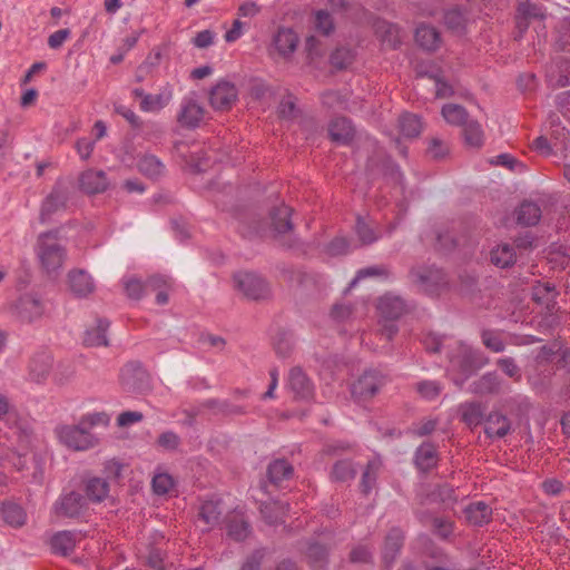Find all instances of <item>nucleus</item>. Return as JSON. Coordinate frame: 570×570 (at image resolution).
<instances>
[{"instance_id":"2","label":"nucleus","mask_w":570,"mask_h":570,"mask_svg":"<svg viewBox=\"0 0 570 570\" xmlns=\"http://www.w3.org/2000/svg\"><path fill=\"white\" fill-rule=\"evenodd\" d=\"M409 281L419 292L435 297L449 288L448 274L435 264L413 265L407 274Z\"/></svg>"},{"instance_id":"44","label":"nucleus","mask_w":570,"mask_h":570,"mask_svg":"<svg viewBox=\"0 0 570 570\" xmlns=\"http://www.w3.org/2000/svg\"><path fill=\"white\" fill-rule=\"evenodd\" d=\"M444 119L455 126H463L469 120V115L464 107L455 104L444 105L442 108Z\"/></svg>"},{"instance_id":"12","label":"nucleus","mask_w":570,"mask_h":570,"mask_svg":"<svg viewBox=\"0 0 570 570\" xmlns=\"http://www.w3.org/2000/svg\"><path fill=\"white\" fill-rule=\"evenodd\" d=\"M414 306L403 297L387 293L380 297L377 311L385 320L394 321L409 313Z\"/></svg>"},{"instance_id":"31","label":"nucleus","mask_w":570,"mask_h":570,"mask_svg":"<svg viewBox=\"0 0 570 570\" xmlns=\"http://www.w3.org/2000/svg\"><path fill=\"white\" fill-rule=\"evenodd\" d=\"M294 474L293 465L285 459H276L267 466L269 483L279 487L283 481L289 480Z\"/></svg>"},{"instance_id":"53","label":"nucleus","mask_w":570,"mask_h":570,"mask_svg":"<svg viewBox=\"0 0 570 570\" xmlns=\"http://www.w3.org/2000/svg\"><path fill=\"white\" fill-rule=\"evenodd\" d=\"M432 532L441 539H448L453 532V523L445 518H432Z\"/></svg>"},{"instance_id":"59","label":"nucleus","mask_w":570,"mask_h":570,"mask_svg":"<svg viewBox=\"0 0 570 570\" xmlns=\"http://www.w3.org/2000/svg\"><path fill=\"white\" fill-rule=\"evenodd\" d=\"M264 558L265 549H256L249 556H247L239 570H261Z\"/></svg>"},{"instance_id":"49","label":"nucleus","mask_w":570,"mask_h":570,"mask_svg":"<svg viewBox=\"0 0 570 570\" xmlns=\"http://www.w3.org/2000/svg\"><path fill=\"white\" fill-rule=\"evenodd\" d=\"M445 26L454 31H461L464 28L465 18L462 10L459 7L451 8L444 12Z\"/></svg>"},{"instance_id":"63","label":"nucleus","mask_w":570,"mask_h":570,"mask_svg":"<svg viewBox=\"0 0 570 570\" xmlns=\"http://www.w3.org/2000/svg\"><path fill=\"white\" fill-rule=\"evenodd\" d=\"M428 154L434 159H442L449 154V146L440 138H432L428 147Z\"/></svg>"},{"instance_id":"35","label":"nucleus","mask_w":570,"mask_h":570,"mask_svg":"<svg viewBox=\"0 0 570 570\" xmlns=\"http://www.w3.org/2000/svg\"><path fill=\"white\" fill-rule=\"evenodd\" d=\"M204 117V109L194 101L183 106L178 115V122L186 128H196Z\"/></svg>"},{"instance_id":"30","label":"nucleus","mask_w":570,"mask_h":570,"mask_svg":"<svg viewBox=\"0 0 570 570\" xmlns=\"http://www.w3.org/2000/svg\"><path fill=\"white\" fill-rule=\"evenodd\" d=\"M52 367V357L48 353L36 354L29 363L31 381L40 383L47 379Z\"/></svg>"},{"instance_id":"42","label":"nucleus","mask_w":570,"mask_h":570,"mask_svg":"<svg viewBox=\"0 0 570 570\" xmlns=\"http://www.w3.org/2000/svg\"><path fill=\"white\" fill-rule=\"evenodd\" d=\"M356 470L350 460H340L334 463L331 471V480L335 482H347L355 478Z\"/></svg>"},{"instance_id":"21","label":"nucleus","mask_w":570,"mask_h":570,"mask_svg":"<svg viewBox=\"0 0 570 570\" xmlns=\"http://www.w3.org/2000/svg\"><path fill=\"white\" fill-rule=\"evenodd\" d=\"M470 391L478 395L499 394L502 391V380L497 372H488L471 383Z\"/></svg>"},{"instance_id":"45","label":"nucleus","mask_w":570,"mask_h":570,"mask_svg":"<svg viewBox=\"0 0 570 570\" xmlns=\"http://www.w3.org/2000/svg\"><path fill=\"white\" fill-rule=\"evenodd\" d=\"M464 140L469 146L480 147L483 142V130L476 120H468L463 125Z\"/></svg>"},{"instance_id":"39","label":"nucleus","mask_w":570,"mask_h":570,"mask_svg":"<svg viewBox=\"0 0 570 570\" xmlns=\"http://www.w3.org/2000/svg\"><path fill=\"white\" fill-rule=\"evenodd\" d=\"M490 259L497 267L509 268L515 263V250L509 244L499 245L491 250Z\"/></svg>"},{"instance_id":"57","label":"nucleus","mask_w":570,"mask_h":570,"mask_svg":"<svg viewBox=\"0 0 570 570\" xmlns=\"http://www.w3.org/2000/svg\"><path fill=\"white\" fill-rule=\"evenodd\" d=\"M497 365L504 372L505 375L514 381L521 380V370L512 357L499 358Z\"/></svg>"},{"instance_id":"27","label":"nucleus","mask_w":570,"mask_h":570,"mask_svg":"<svg viewBox=\"0 0 570 570\" xmlns=\"http://www.w3.org/2000/svg\"><path fill=\"white\" fill-rule=\"evenodd\" d=\"M416 43L426 51H435L441 43V36L433 26L421 23L415 29Z\"/></svg>"},{"instance_id":"52","label":"nucleus","mask_w":570,"mask_h":570,"mask_svg":"<svg viewBox=\"0 0 570 570\" xmlns=\"http://www.w3.org/2000/svg\"><path fill=\"white\" fill-rule=\"evenodd\" d=\"M126 295L130 299H140L146 294L145 283L140 279L132 277L124 282Z\"/></svg>"},{"instance_id":"6","label":"nucleus","mask_w":570,"mask_h":570,"mask_svg":"<svg viewBox=\"0 0 570 570\" xmlns=\"http://www.w3.org/2000/svg\"><path fill=\"white\" fill-rule=\"evenodd\" d=\"M86 497L77 491L61 494L55 502L52 511L58 518L80 519L88 511Z\"/></svg>"},{"instance_id":"14","label":"nucleus","mask_w":570,"mask_h":570,"mask_svg":"<svg viewBox=\"0 0 570 570\" xmlns=\"http://www.w3.org/2000/svg\"><path fill=\"white\" fill-rule=\"evenodd\" d=\"M288 386L296 400L308 401L314 397V384L301 366L291 368Z\"/></svg>"},{"instance_id":"19","label":"nucleus","mask_w":570,"mask_h":570,"mask_svg":"<svg viewBox=\"0 0 570 570\" xmlns=\"http://www.w3.org/2000/svg\"><path fill=\"white\" fill-rule=\"evenodd\" d=\"M328 135L333 141L341 145H348L355 136V128L348 118L338 117L331 121Z\"/></svg>"},{"instance_id":"24","label":"nucleus","mask_w":570,"mask_h":570,"mask_svg":"<svg viewBox=\"0 0 570 570\" xmlns=\"http://www.w3.org/2000/svg\"><path fill=\"white\" fill-rule=\"evenodd\" d=\"M80 188L87 194L102 193L108 187L105 171L89 169L80 176Z\"/></svg>"},{"instance_id":"25","label":"nucleus","mask_w":570,"mask_h":570,"mask_svg":"<svg viewBox=\"0 0 570 570\" xmlns=\"http://www.w3.org/2000/svg\"><path fill=\"white\" fill-rule=\"evenodd\" d=\"M511 431L510 420L498 412L490 413L485 419L484 433L488 438L502 439L507 436Z\"/></svg>"},{"instance_id":"60","label":"nucleus","mask_w":570,"mask_h":570,"mask_svg":"<svg viewBox=\"0 0 570 570\" xmlns=\"http://www.w3.org/2000/svg\"><path fill=\"white\" fill-rule=\"evenodd\" d=\"M416 391L423 397L433 400L441 393V385L435 381H422L416 384Z\"/></svg>"},{"instance_id":"54","label":"nucleus","mask_w":570,"mask_h":570,"mask_svg":"<svg viewBox=\"0 0 570 570\" xmlns=\"http://www.w3.org/2000/svg\"><path fill=\"white\" fill-rule=\"evenodd\" d=\"M306 556L311 562L321 564L326 561L328 549L324 544L312 542L306 549Z\"/></svg>"},{"instance_id":"18","label":"nucleus","mask_w":570,"mask_h":570,"mask_svg":"<svg viewBox=\"0 0 570 570\" xmlns=\"http://www.w3.org/2000/svg\"><path fill=\"white\" fill-rule=\"evenodd\" d=\"M109 326L110 322L107 318H96L95 323L85 332L83 344L91 347L108 346L107 331Z\"/></svg>"},{"instance_id":"5","label":"nucleus","mask_w":570,"mask_h":570,"mask_svg":"<svg viewBox=\"0 0 570 570\" xmlns=\"http://www.w3.org/2000/svg\"><path fill=\"white\" fill-rule=\"evenodd\" d=\"M55 432L59 441L73 451H86L94 448L98 442V440L85 429L81 422L77 425L57 426Z\"/></svg>"},{"instance_id":"3","label":"nucleus","mask_w":570,"mask_h":570,"mask_svg":"<svg viewBox=\"0 0 570 570\" xmlns=\"http://www.w3.org/2000/svg\"><path fill=\"white\" fill-rule=\"evenodd\" d=\"M293 209L281 204L275 206L269 212L271 219V235L282 247L296 248L301 246L299 239L294 236V225L292 223Z\"/></svg>"},{"instance_id":"8","label":"nucleus","mask_w":570,"mask_h":570,"mask_svg":"<svg viewBox=\"0 0 570 570\" xmlns=\"http://www.w3.org/2000/svg\"><path fill=\"white\" fill-rule=\"evenodd\" d=\"M120 382L124 389L132 393H142L149 390V374L139 362H128L120 372Z\"/></svg>"},{"instance_id":"33","label":"nucleus","mask_w":570,"mask_h":570,"mask_svg":"<svg viewBox=\"0 0 570 570\" xmlns=\"http://www.w3.org/2000/svg\"><path fill=\"white\" fill-rule=\"evenodd\" d=\"M517 223L522 226H534L541 218L540 207L529 200H524L515 210Z\"/></svg>"},{"instance_id":"13","label":"nucleus","mask_w":570,"mask_h":570,"mask_svg":"<svg viewBox=\"0 0 570 570\" xmlns=\"http://www.w3.org/2000/svg\"><path fill=\"white\" fill-rule=\"evenodd\" d=\"M237 94L234 83L220 80L209 92L210 106L216 110H228L236 101Z\"/></svg>"},{"instance_id":"36","label":"nucleus","mask_w":570,"mask_h":570,"mask_svg":"<svg viewBox=\"0 0 570 570\" xmlns=\"http://www.w3.org/2000/svg\"><path fill=\"white\" fill-rule=\"evenodd\" d=\"M87 502L99 503L104 501L109 493V483L102 478H91L85 485Z\"/></svg>"},{"instance_id":"38","label":"nucleus","mask_w":570,"mask_h":570,"mask_svg":"<svg viewBox=\"0 0 570 570\" xmlns=\"http://www.w3.org/2000/svg\"><path fill=\"white\" fill-rule=\"evenodd\" d=\"M138 170L150 179H158L165 171L164 164L154 155H144L137 164Z\"/></svg>"},{"instance_id":"22","label":"nucleus","mask_w":570,"mask_h":570,"mask_svg":"<svg viewBox=\"0 0 570 570\" xmlns=\"http://www.w3.org/2000/svg\"><path fill=\"white\" fill-rule=\"evenodd\" d=\"M485 410L487 406L483 403L472 401L462 403L459 407V413L461 415V421L470 429H473L487 419Z\"/></svg>"},{"instance_id":"7","label":"nucleus","mask_w":570,"mask_h":570,"mask_svg":"<svg viewBox=\"0 0 570 570\" xmlns=\"http://www.w3.org/2000/svg\"><path fill=\"white\" fill-rule=\"evenodd\" d=\"M234 279L237 288L249 299L262 301L271 296L269 284L255 273L239 272Z\"/></svg>"},{"instance_id":"23","label":"nucleus","mask_w":570,"mask_h":570,"mask_svg":"<svg viewBox=\"0 0 570 570\" xmlns=\"http://www.w3.org/2000/svg\"><path fill=\"white\" fill-rule=\"evenodd\" d=\"M466 522L474 527H483L492 520V509L484 502H472L463 510Z\"/></svg>"},{"instance_id":"20","label":"nucleus","mask_w":570,"mask_h":570,"mask_svg":"<svg viewBox=\"0 0 570 570\" xmlns=\"http://www.w3.org/2000/svg\"><path fill=\"white\" fill-rule=\"evenodd\" d=\"M273 45L279 56L288 58L297 48L298 37L291 28H279L274 36Z\"/></svg>"},{"instance_id":"46","label":"nucleus","mask_w":570,"mask_h":570,"mask_svg":"<svg viewBox=\"0 0 570 570\" xmlns=\"http://www.w3.org/2000/svg\"><path fill=\"white\" fill-rule=\"evenodd\" d=\"M220 510L218 509V504L213 501H206L202 504L199 509V518L207 525L206 530L212 529L219 522Z\"/></svg>"},{"instance_id":"56","label":"nucleus","mask_w":570,"mask_h":570,"mask_svg":"<svg viewBox=\"0 0 570 570\" xmlns=\"http://www.w3.org/2000/svg\"><path fill=\"white\" fill-rule=\"evenodd\" d=\"M173 485L174 480L167 473H159L153 479V489L154 492L158 495L168 493Z\"/></svg>"},{"instance_id":"29","label":"nucleus","mask_w":570,"mask_h":570,"mask_svg":"<svg viewBox=\"0 0 570 570\" xmlns=\"http://www.w3.org/2000/svg\"><path fill=\"white\" fill-rule=\"evenodd\" d=\"M68 279L70 291L78 297L87 296L95 288L91 276L82 269L69 272Z\"/></svg>"},{"instance_id":"62","label":"nucleus","mask_w":570,"mask_h":570,"mask_svg":"<svg viewBox=\"0 0 570 570\" xmlns=\"http://www.w3.org/2000/svg\"><path fill=\"white\" fill-rule=\"evenodd\" d=\"M157 444L165 450L174 451L180 445V438L173 431H166L158 436Z\"/></svg>"},{"instance_id":"50","label":"nucleus","mask_w":570,"mask_h":570,"mask_svg":"<svg viewBox=\"0 0 570 570\" xmlns=\"http://www.w3.org/2000/svg\"><path fill=\"white\" fill-rule=\"evenodd\" d=\"M481 340L483 345L492 352L500 353L505 348L503 340L491 330H483L481 332Z\"/></svg>"},{"instance_id":"40","label":"nucleus","mask_w":570,"mask_h":570,"mask_svg":"<svg viewBox=\"0 0 570 570\" xmlns=\"http://www.w3.org/2000/svg\"><path fill=\"white\" fill-rule=\"evenodd\" d=\"M531 295L535 303L546 305L547 308H550V306L556 304V286L551 283L537 282V284L532 287Z\"/></svg>"},{"instance_id":"1","label":"nucleus","mask_w":570,"mask_h":570,"mask_svg":"<svg viewBox=\"0 0 570 570\" xmlns=\"http://www.w3.org/2000/svg\"><path fill=\"white\" fill-rule=\"evenodd\" d=\"M59 229L41 233L37 237L35 253L41 272L50 279H56L67 259V248L59 242Z\"/></svg>"},{"instance_id":"16","label":"nucleus","mask_w":570,"mask_h":570,"mask_svg":"<svg viewBox=\"0 0 570 570\" xmlns=\"http://www.w3.org/2000/svg\"><path fill=\"white\" fill-rule=\"evenodd\" d=\"M488 357L479 350L464 347L456 357L455 366L468 379L488 363Z\"/></svg>"},{"instance_id":"17","label":"nucleus","mask_w":570,"mask_h":570,"mask_svg":"<svg viewBox=\"0 0 570 570\" xmlns=\"http://www.w3.org/2000/svg\"><path fill=\"white\" fill-rule=\"evenodd\" d=\"M544 19L542 7L531 2L530 0H520L515 10V23L518 29L523 32L528 29L532 20Z\"/></svg>"},{"instance_id":"4","label":"nucleus","mask_w":570,"mask_h":570,"mask_svg":"<svg viewBox=\"0 0 570 570\" xmlns=\"http://www.w3.org/2000/svg\"><path fill=\"white\" fill-rule=\"evenodd\" d=\"M4 309L18 322L30 324L42 317L45 306L42 301L35 294H24L17 301L8 303Z\"/></svg>"},{"instance_id":"10","label":"nucleus","mask_w":570,"mask_h":570,"mask_svg":"<svg viewBox=\"0 0 570 570\" xmlns=\"http://www.w3.org/2000/svg\"><path fill=\"white\" fill-rule=\"evenodd\" d=\"M405 533L400 527H392L384 537L382 562L384 570H391L404 546Z\"/></svg>"},{"instance_id":"28","label":"nucleus","mask_w":570,"mask_h":570,"mask_svg":"<svg viewBox=\"0 0 570 570\" xmlns=\"http://www.w3.org/2000/svg\"><path fill=\"white\" fill-rule=\"evenodd\" d=\"M438 451L432 443H422L415 451L414 464L421 472H429L438 464Z\"/></svg>"},{"instance_id":"48","label":"nucleus","mask_w":570,"mask_h":570,"mask_svg":"<svg viewBox=\"0 0 570 570\" xmlns=\"http://www.w3.org/2000/svg\"><path fill=\"white\" fill-rule=\"evenodd\" d=\"M353 60V51L345 47L337 48L330 57L331 65L338 70L347 68Z\"/></svg>"},{"instance_id":"34","label":"nucleus","mask_w":570,"mask_h":570,"mask_svg":"<svg viewBox=\"0 0 570 570\" xmlns=\"http://www.w3.org/2000/svg\"><path fill=\"white\" fill-rule=\"evenodd\" d=\"M51 550L61 556H69L76 547V534L71 531H59L50 540Z\"/></svg>"},{"instance_id":"64","label":"nucleus","mask_w":570,"mask_h":570,"mask_svg":"<svg viewBox=\"0 0 570 570\" xmlns=\"http://www.w3.org/2000/svg\"><path fill=\"white\" fill-rule=\"evenodd\" d=\"M350 244L344 237H335L326 245V253L330 256L344 255L348 252Z\"/></svg>"},{"instance_id":"55","label":"nucleus","mask_w":570,"mask_h":570,"mask_svg":"<svg viewBox=\"0 0 570 570\" xmlns=\"http://www.w3.org/2000/svg\"><path fill=\"white\" fill-rule=\"evenodd\" d=\"M376 481V468L375 464L368 462L361 479V491L367 495L374 488Z\"/></svg>"},{"instance_id":"15","label":"nucleus","mask_w":570,"mask_h":570,"mask_svg":"<svg viewBox=\"0 0 570 570\" xmlns=\"http://www.w3.org/2000/svg\"><path fill=\"white\" fill-rule=\"evenodd\" d=\"M227 535L236 542L245 541L252 533V525L242 511H233L225 517Z\"/></svg>"},{"instance_id":"58","label":"nucleus","mask_w":570,"mask_h":570,"mask_svg":"<svg viewBox=\"0 0 570 570\" xmlns=\"http://www.w3.org/2000/svg\"><path fill=\"white\" fill-rule=\"evenodd\" d=\"M315 26L325 36H328L334 30L333 19L326 10H318L316 12Z\"/></svg>"},{"instance_id":"51","label":"nucleus","mask_w":570,"mask_h":570,"mask_svg":"<svg viewBox=\"0 0 570 570\" xmlns=\"http://www.w3.org/2000/svg\"><path fill=\"white\" fill-rule=\"evenodd\" d=\"M430 497L446 505L456 502L455 490L450 484L439 485L431 492Z\"/></svg>"},{"instance_id":"37","label":"nucleus","mask_w":570,"mask_h":570,"mask_svg":"<svg viewBox=\"0 0 570 570\" xmlns=\"http://www.w3.org/2000/svg\"><path fill=\"white\" fill-rule=\"evenodd\" d=\"M204 409L210 410L214 414H222L225 416L245 414V409L235 405L227 400L208 399L202 403Z\"/></svg>"},{"instance_id":"41","label":"nucleus","mask_w":570,"mask_h":570,"mask_svg":"<svg viewBox=\"0 0 570 570\" xmlns=\"http://www.w3.org/2000/svg\"><path fill=\"white\" fill-rule=\"evenodd\" d=\"M399 127L403 136L415 138L421 134L423 125L417 115L404 112L399 117Z\"/></svg>"},{"instance_id":"32","label":"nucleus","mask_w":570,"mask_h":570,"mask_svg":"<svg viewBox=\"0 0 570 570\" xmlns=\"http://www.w3.org/2000/svg\"><path fill=\"white\" fill-rule=\"evenodd\" d=\"M375 32L383 45L396 49L401 45L400 28L389 21H379L375 24Z\"/></svg>"},{"instance_id":"61","label":"nucleus","mask_w":570,"mask_h":570,"mask_svg":"<svg viewBox=\"0 0 570 570\" xmlns=\"http://www.w3.org/2000/svg\"><path fill=\"white\" fill-rule=\"evenodd\" d=\"M355 229L362 244L368 245L376 240L374 230L361 217H357Z\"/></svg>"},{"instance_id":"47","label":"nucleus","mask_w":570,"mask_h":570,"mask_svg":"<svg viewBox=\"0 0 570 570\" xmlns=\"http://www.w3.org/2000/svg\"><path fill=\"white\" fill-rule=\"evenodd\" d=\"M294 347V340L292 334L281 331L274 338V348L278 356L287 357L291 355Z\"/></svg>"},{"instance_id":"43","label":"nucleus","mask_w":570,"mask_h":570,"mask_svg":"<svg viewBox=\"0 0 570 570\" xmlns=\"http://www.w3.org/2000/svg\"><path fill=\"white\" fill-rule=\"evenodd\" d=\"M1 513L4 522L11 527H21L26 522V513L19 504L3 503Z\"/></svg>"},{"instance_id":"11","label":"nucleus","mask_w":570,"mask_h":570,"mask_svg":"<svg viewBox=\"0 0 570 570\" xmlns=\"http://www.w3.org/2000/svg\"><path fill=\"white\" fill-rule=\"evenodd\" d=\"M67 202L68 188L61 181H57L50 194L42 202L39 216L40 222L42 224L48 223L55 213L66 208Z\"/></svg>"},{"instance_id":"9","label":"nucleus","mask_w":570,"mask_h":570,"mask_svg":"<svg viewBox=\"0 0 570 570\" xmlns=\"http://www.w3.org/2000/svg\"><path fill=\"white\" fill-rule=\"evenodd\" d=\"M386 383L385 376L376 370H367L352 385V395L358 400H368L377 394Z\"/></svg>"},{"instance_id":"26","label":"nucleus","mask_w":570,"mask_h":570,"mask_svg":"<svg viewBox=\"0 0 570 570\" xmlns=\"http://www.w3.org/2000/svg\"><path fill=\"white\" fill-rule=\"evenodd\" d=\"M288 510V503L282 501H267L259 505L261 514L269 525L283 523Z\"/></svg>"}]
</instances>
